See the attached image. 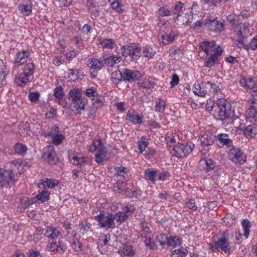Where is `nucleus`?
<instances>
[{"instance_id":"obj_34","label":"nucleus","mask_w":257,"mask_h":257,"mask_svg":"<svg viewBox=\"0 0 257 257\" xmlns=\"http://www.w3.org/2000/svg\"><path fill=\"white\" fill-rule=\"evenodd\" d=\"M112 8L118 13H123L124 10L123 5L120 3V0H108Z\"/></svg>"},{"instance_id":"obj_5","label":"nucleus","mask_w":257,"mask_h":257,"mask_svg":"<svg viewBox=\"0 0 257 257\" xmlns=\"http://www.w3.org/2000/svg\"><path fill=\"white\" fill-rule=\"evenodd\" d=\"M229 159L236 165H241L246 162V156L240 149L233 146L228 152Z\"/></svg>"},{"instance_id":"obj_49","label":"nucleus","mask_w":257,"mask_h":257,"mask_svg":"<svg viewBox=\"0 0 257 257\" xmlns=\"http://www.w3.org/2000/svg\"><path fill=\"white\" fill-rule=\"evenodd\" d=\"M59 132V128L58 126L56 125H54L51 128V130L47 133H44V136L45 137H52L57 134H58Z\"/></svg>"},{"instance_id":"obj_1","label":"nucleus","mask_w":257,"mask_h":257,"mask_svg":"<svg viewBox=\"0 0 257 257\" xmlns=\"http://www.w3.org/2000/svg\"><path fill=\"white\" fill-rule=\"evenodd\" d=\"M216 105L218 107V119L227 123H231L233 120L232 117L234 115V109L232 106L224 98L218 99L216 101Z\"/></svg>"},{"instance_id":"obj_18","label":"nucleus","mask_w":257,"mask_h":257,"mask_svg":"<svg viewBox=\"0 0 257 257\" xmlns=\"http://www.w3.org/2000/svg\"><path fill=\"white\" fill-rule=\"evenodd\" d=\"M13 172L11 170H3L0 169V182H6L9 183L10 181L14 180L13 176Z\"/></svg>"},{"instance_id":"obj_32","label":"nucleus","mask_w":257,"mask_h":257,"mask_svg":"<svg viewBox=\"0 0 257 257\" xmlns=\"http://www.w3.org/2000/svg\"><path fill=\"white\" fill-rule=\"evenodd\" d=\"M218 60L219 58H217V56L211 54L209 57L206 58L204 61V65L205 67L210 68L215 64L218 63Z\"/></svg>"},{"instance_id":"obj_2","label":"nucleus","mask_w":257,"mask_h":257,"mask_svg":"<svg viewBox=\"0 0 257 257\" xmlns=\"http://www.w3.org/2000/svg\"><path fill=\"white\" fill-rule=\"evenodd\" d=\"M229 234L227 231H223L218 240L215 241L210 247L212 250L221 249L226 254H229L231 252V246L228 241Z\"/></svg>"},{"instance_id":"obj_23","label":"nucleus","mask_w":257,"mask_h":257,"mask_svg":"<svg viewBox=\"0 0 257 257\" xmlns=\"http://www.w3.org/2000/svg\"><path fill=\"white\" fill-rule=\"evenodd\" d=\"M32 2L31 0H27L26 4H20L19 10L24 15L28 16L32 13Z\"/></svg>"},{"instance_id":"obj_62","label":"nucleus","mask_w":257,"mask_h":257,"mask_svg":"<svg viewBox=\"0 0 257 257\" xmlns=\"http://www.w3.org/2000/svg\"><path fill=\"white\" fill-rule=\"evenodd\" d=\"M38 202L36 197L28 199L23 204V206L25 208H28L31 205L35 203Z\"/></svg>"},{"instance_id":"obj_7","label":"nucleus","mask_w":257,"mask_h":257,"mask_svg":"<svg viewBox=\"0 0 257 257\" xmlns=\"http://www.w3.org/2000/svg\"><path fill=\"white\" fill-rule=\"evenodd\" d=\"M122 56L126 57L130 56L132 60H138L141 56V49L135 45H124L121 49Z\"/></svg>"},{"instance_id":"obj_35","label":"nucleus","mask_w":257,"mask_h":257,"mask_svg":"<svg viewBox=\"0 0 257 257\" xmlns=\"http://www.w3.org/2000/svg\"><path fill=\"white\" fill-rule=\"evenodd\" d=\"M181 238L177 236H171L169 238L167 237V244L175 247L181 244Z\"/></svg>"},{"instance_id":"obj_43","label":"nucleus","mask_w":257,"mask_h":257,"mask_svg":"<svg viewBox=\"0 0 257 257\" xmlns=\"http://www.w3.org/2000/svg\"><path fill=\"white\" fill-rule=\"evenodd\" d=\"M166 106L165 101L161 98H158L156 102V110L158 112H163L165 110Z\"/></svg>"},{"instance_id":"obj_20","label":"nucleus","mask_w":257,"mask_h":257,"mask_svg":"<svg viewBox=\"0 0 257 257\" xmlns=\"http://www.w3.org/2000/svg\"><path fill=\"white\" fill-rule=\"evenodd\" d=\"M243 134L248 139L254 137L257 134V129L254 124H249L244 127Z\"/></svg>"},{"instance_id":"obj_63","label":"nucleus","mask_w":257,"mask_h":257,"mask_svg":"<svg viewBox=\"0 0 257 257\" xmlns=\"http://www.w3.org/2000/svg\"><path fill=\"white\" fill-rule=\"evenodd\" d=\"M187 206L191 210L195 211L197 209V207L196 205V203L194 199H191L186 203Z\"/></svg>"},{"instance_id":"obj_13","label":"nucleus","mask_w":257,"mask_h":257,"mask_svg":"<svg viewBox=\"0 0 257 257\" xmlns=\"http://www.w3.org/2000/svg\"><path fill=\"white\" fill-rule=\"evenodd\" d=\"M217 145L219 148L224 146H230L232 144V141L228 138V136L225 134H220L215 136Z\"/></svg>"},{"instance_id":"obj_6","label":"nucleus","mask_w":257,"mask_h":257,"mask_svg":"<svg viewBox=\"0 0 257 257\" xmlns=\"http://www.w3.org/2000/svg\"><path fill=\"white\" fill-rule=\"evenodd\" d=\"M94 219L98 221L101 227L106 228L115 227L114 216L111 213H107L106 215L104 212H100L99 215L94 216Z\"/></svg>"},{"instance_id":"obj_24","label":"nucleus","mask_w":257,"mask_h":257,"mask_svg":"<svg viewBox=\"0 0 257 257\" xmlns=\"http://www.w3.org/2000/svg\"><path fill=\"white\" fill-rule=\"evenodd\" d=\"M157 175V171L154 170L152 168H149L145 170L144 178L146 180L150 181L152 183L155 184L156 182Z\"/></svg>"},{"instance_id":"obj_3","label":"nucleus","mask_w":257,"mask_h":257,"mask_svg":"<svg viewBox=\"0 0 257 257\" xmlns=\"http://www.w3.org/2000/svg\"><path fill=\"white\" fill-rule=\"evenodd\" d=\"M35 66L33 63L26 64L23 68V72L16 78V82L21 87L24 86L30 80L29 77L34 74Z\"/></svg>"},{"instance_id":"obj_19","label":"nucleus","mask_w":257,"mask_h":257,"mask_svg":"<svg viewBox=\"0 0 257 257\" xmlns=\"http://www.w3.org/2000/svg\"><path fill=\"white\" fill-rule=\"evenodd\" d=\"M199 163L201 164L204 165L203 166V170L206 172H209L212 171L215 166V163L211 159H200Z\"/></svg>"},{"instance_id":"obj_22","label":"nucleus","mask_w":257,"mask_h":257,"mask_svg":"<svg viewBox=\"0 0 257 257\" xmlns=\"http://www.w3.org/2000/svg\"><path fill=\"white\" fill-rule=\"evenodd\" d=\"M240 47H242L247 51L252 50L254 51L257 49V36L253 37L251 41L247 44H245L244 41H240Z\"/></svg>"},{"instance_id":"obj_11","label":"nucleus","mask_w":257,"mask_h":257,"mask_svg":"<svg viewBox=\"0 0 257 257\" xmlns=\"http://www.w3.org/2000/svg\"><path fill=\"white\" fill-rule=\"evenodd\" d=\"M43 157L45 158L50 165H55L58 161L53 146H48L43 150Z\"/></svg>"},{"instance_id":"obj_44","label":"nucleus","mask_w":257,"mask_h":257,"mask_svg":"<svg viewBox=\"0 0 257 257\" xmlns=\"http://www.w3.org/2000/svg\"><path fill=\"white\" fill-rule=\"evenodd\" d=\"M71 247L73 249L77 252L79 253L82 251V243L78 239H73L71 242Z\"/></svg>"},{"instance_id":"obj_30","label":"nucleus","mask_w":257,"mask_h":257,"mask_svg":"<svg viewBox=\"0 0 257 257\" xmlns=\"http://www.w3.org/2000/svg\"><path fill=\"white\" fill-rule=\"evenodd\" d=\"M246 26L244 23H240L237 26L238 32L237 33V42L239 44L240 43V41H243V39L245 38L244 36L245 31L246 30Z\"/></svg>"},{"instance_id":"obj_54","label":"nucleus","mask_w":257,"mask_h":257,"mask_svg":"<svg viewBox=\"0 0 257 257\" xmlns=\"http://www.w3.org/2000/svg\"><path fill=\"white\" fill-rule=\"evenodd\" d=\"M125 183L122 181H118L114 184V191L116 193H119L124 190Z\"/></svg>"},{"instance_id":"obj_56","label":"nucleus","mask_w":257,"mask_h":257,"mask_svg":"<svg viewBox=\"0 0 257 257\" xmlns=\"http://www.w3.org/2000/svg\"><path fill=\"white\" fill-rule=\"evenodd\" d=\"M29 98L31 102H35L37 101L40 96L39 92H31L29 94Z\"/></svg>"},{"instance_id":"obj_51","label":"nucleus","mask_w":257,"mask_h":257,"mask_svg":"<svg viewBox=\"0 0 257 257\" xmlns=\"http://www.w3.org/2000/svg\"><path fill=\"white\" fill-rule=\"evenodd\" d=\"M98 145V152L97 153V154L103 155L104 156H106L107 154V150L106 148L103 146L102 145V142L101 140H97L96 141Z\"/></svg>"},{"instance_id":"obj_36","label":"nucleus","mask_w":257,"mask_h":257,"mask_svg":"<svg viewBox=\"0 0 257 257\" xmlns=\"http://www.w3.org/2000/svg\"><path fill=\"white\" fill-rule=\"evenodd\" d=\"M156 85L155 79L152 77H149L141 84L140 86L142 88L149 89L151 88H153Z\"/></svg>"},{"instance_id":"obj_45","label":"nucleus","mask_w":257,"mask_h":257,"mask_svg":"<svg viewBox=\"0 0 257 257\" xmlns=\"http://www.w3.org/2000/svg\"><path fill=\"white\" fill-rule=\"evenodd\" d=\"M15 152L20 155H23L27 151V148L24 145L17 143L14 146Z\"/></svg>"},{"instance_id":"obj_61","label":"nucleus","mask_w":257,"mask_h":257,"mask_svg":"<svg viewBox=\"0 0 257 257\" xmlns=\"http://www.w3.org/2000/svg\"><path fill=\"white\" fill-rule=\"evenodd\" d=\"M170 176V174L168 171H163L158 174V178L159 180L165 181Z\"/></svg>"},{"instance_id":"obj_12","label":"nucleus","mask_w":257,"mask_h":257,"mask_svg":"<svg viewBox=\"0 0 257 257\" xmlns=\"http://www.w3.org/2000/svg\"><path fill=\"white\" fill-rule=\"evenodd\" d=\"M123 80L129 82H135L138 80L141 77V74L138 70H131L128 69H124L122 72Z\"/></svg>"},{"instance_id":"obj_25","label":"nucleus","mask_w":257,"mask_h":257,"mask_svg":"<svg viewBox=\"0 0 257 257\" xmlns=\"http://www.w3.org/2000/svg\"><path fill=\"white\" fill-rule=\"evenodd\" d=\"M69 98L71 99L72 103H75L77 100L82 97V92L78 88L71 89L69 92Z\"/></svg>"},{"instance_id":"obj_40","label":"nucleus","mask_w":257,"mask_h":257,"mask_svg":"<svg viewBox=\"0 0 257 257\" xmlns=\"http://www.w3.org/2000/svg\"><path fill=\"white\" fill-rule=\"evenodd\" d=\"M193 91L195 94L202 97L204 96L206 93V91L198 83L194 84Z\"/></svg>"},{"instance_id":"obj_52","label":"nucleus","mask_w":257,"mask_h":257,"mask_svg":"<svg viewBox=\"0 0 257 257\" xmlns=\"http://www.w3.org/2000/svg\"><path fill=\"white\" fill-rule=\"evenodd\" d=\"M54 95L57 99L63 98L64 92L63 88L61 86L55 88L54 90Z\"/></svg>"},{"instance_id":"obj_41","label":"nucleus","mask_w":257,"mask_h":257,"mask_svg":"<svg viewBox=\"0 0 257 257\" xmlns=\"http://www.w3.org/2000/svg\"><path fill=\"white\" fill-rule=\"evenodd\" d=\"M178 36V33L175 31H172L167 36L162 35L161 38L163 41V43L167 44L165 42L166 41L167 42H172L174 38Z\"/></svg>"},{"instance_id":"obj_15","label":"nucleus","mask_w":257,"mask_h":257,"mask_svg":"<svg viewBox=\"0 0 257 257\" xmlns=\"http://www.w3.org/2000/svg\"><path fill=\"white\" fill-rule=\"evenodd\" d=\"M143 116H140L135 111H128L126 115V119L129 120L134 124H141L143 122Z\"/></svg>"},{"instance_id":"obj_47","label":"nucleus","mask_w":257,"mask_h":257,"mask_svg":"<svg viewBox=\"0 0 257 257\" xmlns=\"http://www.w3.org/2000/svg\"><path fill=\"white\" fill-rule=\"evenodd\" d=\"M114 41L112 39H105L100 42V44L103 47L107 49H112L113 47Z\"/></svg>"},{"instance_id":"obj_33","label":"nucleus","mask_w":257,"mask_h":257,"mask_svg":"<svg viewBox=\"0 0 257 257\" xmlns=\"http://www.w3.org/2000/svg\"><path fill=\"white\" fill-rule=\"evenodd\" d=\"M68 156L70 161L73 164L81 166L85 162V160L83 156L79 157L78 155L75 156L73 154H70Z\"/></svg>"},{"instance_id":"obj_16","label":"nucleus","mask_w":257,"mask_h":257,"mask_svg":"<svg viewBox=\"0 0 257 257\" xmlns=\"http://www.w3.org/2000/svg\"><path fill=\"white\" fill-rule=\"evenodd\" d=\"M240 83L241 85L245 86L252 90L250 93L252 96H257V86H254L256 84L252 78H249L247 80L245 79H241Z\"/></svg>"},{"instance_id":"obj_53","label":"nucleus","mask_w":257,"mask_h":257,"mask_svg":"<svg viewBox=\"0 0 257 257\" xmlns=\"http://www.w3.org/2000/svg\"><path fill=\"white\" fill-rule=\"evenodd\" d=\"M57 242V245H58L57 253H58L59 254L64 253L66 251V250L67 249V246L64 242H63L62 241L59 240Z\"/></svg>"},{"instance_id":"obj_50","label":"nucleus","mask_w":257,"mask_h":257,"mask_svg":"<svg viewBox=\"0 0 257 257\" xmlns=\"http://www.w3.org/2000/svg\"><path fill=\"white\" fill-rule=\"evenodd\" d=\"M53 143L56 146L59 145L64 139V135L62 134H57L52 137Z\"/></svg>"},{"instance_id":"obj_59","label":"nucleus","mask_w":257,"mask_h":257,"mask_svg":"<svg viewBox=\"0 0 257 257\" xmlns=\"http://www.w3.org/2000/svg\"><path fill=\"white\" fill-rule=\"evenodd\" d=\"M117 176L124 177L125 174H127V169L125 167L120 166L115 169Z\"/></svg>"},{"instance_id":"obj_27","label":"nucleus","mask_w":257,"mask_h":257,"mask_svg":"<svg viewBox=\"0 0 257 257\" xmlns=\"http://www.w3.org/2000/svg\"><path fill=\"white\" fill-rule=\"evenodd\" d=\"M167 236L165 234H160L156 236L154 239L155 245L156 246L157 248H158V246L160 245L162 247H164V246L167 244Z\"/></svg>"},{"instance_id":"obj_37","label":"nucleus","mask_w":257,"mask_h":257,"mask_svg":"<svg viewBox=\"0 0 257 257\" xmlns=\"http://www.w3.org/2000/svg\"><path fill=\"white\" fill-rule=\"evenodd\" d=\"M199 46L200 49L199 56H201V54L202 51L205 52L207 56L209 54L211 48L210 47L209 42H202L199 44Z\"/></svg>"},{"instance_id":"obj_17","label":"nucleus","mask_w":257,"mask_h":257,"mask_svg":"<svg viewBox=\"0 0 257 257\" xmlns=\"http://www.w3.org/2000/svg\"><path fill=\"white\" fill-rule=\"evenodd\" d=\"M29 55V52L27 50H22L21 52H18L15 58V63L19 64L25 63Z\"/></svg>"},{"instance_id":"obj_8","label":"nucleus","mask_w":257,"mask_h":257,"mask_svg":"<svg viewBox=\"0 0 257 257\" xmlns=\"http://www.w3.org/2000/svg\"><path fill=\"white\" fill-rule=\"evenodd\" d=\"M87 66L90 68V74L92 78H95L97 72L102 69L103 66V60L102 57L99 59L92 58L88 60Z\"/></svg>"},{"instance_id":"obj_55","label":"nucleus","mask_w":257,"mask_h":257,"mask_svg":"<svg viewBox=\"0 0 257 257\" xmlns=\"http://www.w3.org/2000/svg\"><path fill=\"white\" fill-rule=\"evenodd\" d=\"M57 246L58 245L57 242H49L47 245V249L49 251L57 253Z\"/></svg>"},{"instance_id":"obj_46","label":"nucleus","mask_w":257,"mask_h":257,"mask_svg":"<svg viewBox=\"0 0 257 257\" xmlns=\"http://www.w3.org/2000/svg\"><path fill=\"white\" fill-rule=\"evenodd\" d=\"M241 225L244 231V236L247 238L249 234L250 222L247 219H245L243 220Z\"/></svg>"},{"instance_id":"obj_64","label":"nucleus","mask_w":257,"mask_h":257,"mask_svg":"<svg viewBox=\"0 0 257 257\" xmlns=\"http://www.w3.org/2000/svg\"><path fill=\"white\" fill-rule=\"evenodd\" d=\"M96 89L94 87L87 88L85 91L86 95L89 97H94V96H95V93H96Z\"/></svg>"},{"instance_id":"obj_28","label":"nucleus","mask_w":257,"mask_h":257,"mask_svg":"<svg viewBox=\"0 0 257 257\" xmlns=\"http://www.w3.org/2000/svg\"><path fill=\"white\" fill-rule=\"evenodd\" d=\"M87 103V100L84 97H81L77 100L75 103H72L73 107L76 110H81L85 109V105Z\"/></svg>"},{"instance_id":"obj_21","label":"nucleus","mask_w":257,"mask_h":257,"mask_svg":"<svg viewBox=\"0 0 257 257\" xmlns=\"http://www.w3.org/2000/svg\"><path fill=\"white\" fill-rule=\"evenodd\" d=\"M46 234L48 238L56 239L60 235V232L55 227L52 226H47Z\"/></svg>"},{"instance_id":"obj_4","label":"nucleus","mask_w":257,"mask_h":257,"mask_svg":"<svg viewBox=\"0 0 257 257\" xmlns=\"http://www.w3.org/2000/svg\"><path fill=\"white\" fill-rule=\"evenodd\" d=\"M194 147V145L191 142L187 143L185 145L178 143L172 149L171 153L173 156L178 158H182L191 153Z\"/></svg>"},{"instance_id":"obj_31","label":"nucleus","mask_w":257,"mask_h":257,"mask_svg":"<svg viewBox=\"0 0 257 257\" xmlns=\"http://www.w3.org/2000/svg\"><path fill=\"white\" fill-rule=\"evenodd\" d=\"M58 183L59 181L57 180L46 179L45 181L39 184V187L41 188V186H42L43 188L48 187L52 189L57 186Z\"/></svg>"},{"instance_id":"obj_9","label":"nucleus","mask_w":257,"mask_h":257,"mask_svg":"<svg viewBox=\"0 0 257 257\" xmlns=\"http://www.w3.org/2000/svg\"><path fill=\"white\" fill-rule=\"evenodd\" d=\"M204 25L207 26L210 31L216 33H220L223 29V24L218 21L217 18L212 20L208 18L205 20Z\"/></svg>"},{"instance_id":"obj_10","label":"nucleus","mask_w":257,"mask_h":257,"mask_svg":"<svg viewBox=\"0 0 257 257\" xmlns=\"http://www.w3.org/2000/svg\"><path fill=\"white\" fill-rule=\"evenodd\" d=\"M248 108L245 112V116L248 118L257 120V99L254 98L249 99L247 101Z\"/></svg>"},{"instance_id":"obj_57","label":"nucleus","mask_w":257,"mask_h":257,"mask_svg":"<svg viewBox=\"0 0 257 257\" xmlns=\"http://www.w3.org/2000/svg\"><path fill=\"white\" fill-rule=\"evenodd\" d=\"M138 143V149L140 151V152L141 153H143L145 149L148 147V145L149 144L148 141L147 140H141L140 141H139Z\"/></svg>"},{"instance_id":"obj_26","label":"nucleus","mask_w":257,"mask_h":257,"mask_svg":"<svg viewBox=\"0 0 257 257\" xmlns=\"http://www.w3.org/2000/svg\"><path fill=\"white\" fill-rule=\"evenodd\" d=\"M215 139V136L205 134L201 136L200 140L202 146L208 147L213 144Z\"/></svg>"},{"instance_id":"obj_29","label":"nucleus","mask_w":257,"mask_h":257,"mask_svg":"<svg viewBox=\"0 0 257 257\" xmlns=\"http://www.w3.org/2000/svg\"><path fill=\"white\" fill-rule=\"evenodd\" d=\"M50 195V193L47 190L45 189L44 190H42V191L35 197L37 198V201L38 203H43L49 199Z\"/></svg>"},{"instance_id":"obj_38","label":"nucleus","mask_w":257,"mask_h":257,"mask_svg":"<svg viewBox=\"0 0 257 257\" xmlns=\"http://www.w3.org/2000/svg\"><path fill=\"white\" fill-rule=\"evenodd\" d=\"M123 76L122 73L119 71H115L112 72L111 74V80L114 84L119 83L122 80H123Z\"/></svg>"},{"instance_id":"obj_58","label":"nucleus","mask_w":257,"mask_h":257,"mask_svg":"<svg viewBox=\"0 0 257 257\" xmlns=\"http://www.w3.org/2000/svg\"><path fill=\"white\" fill-rule=\"evenodd\" d=\"M143 53L145 57L152 58L154 56L155 52L153 51L151 48L146 47L144 48Z\"/></svg>"},{"instance_id":"obj_60","label":"nucleus","mask_w":257,"mask_h":257,"mask_svg":"<svg viewBox=\"0 0 257 257\" xmlns=\"http://www.w3.org/2000/svg\"><path fill=\"white\" fill-rule=\"evenodd\" d=\"M79 227L80 230H83V234H84V233L87 232L90 230V224L87 222L80 224L79 225Z\"/></svg>"},{"instance_id":"obj_42","label":"nucleus","mask_w":257,"mask_h":257,"mask_svg":"<svg viewBox=\"0 0 257 257\" xmlns=\"http://www.w3.org/2000/svg\"><path fill=\"white\" fill-rule=\"evenodd\" d=\"M207 84L210 85L211 89L213 90V91L216 94L220 93L223 89V85L221 83H218L216 84L215 83H212L210 81H208Z\"/></svg>"},{"instance_id":"obj_14","label":"nucleus","mask_w":257,"mask_h":257,"mask_svg":"<svg viewBox=\"0 0 257 257\" xmlns=\"http://www.w3.org/2000/svg\"><path fill=\"white\" fill-rule=\"evenodd\" d=\"M118 252L121 257H133L135 250L132 245L123 244L119 247Z\"/></svg>"},{"instance_id":"obj_39","label":"nucleus","mask_w":257,"mask_h":257,"mask_svg":"<svg viewBox=\"0 0 257 257\" xmlns=\"http://www.w3.org/2000/svg\"><path fill=\"white\" fill-rule=\"evenodd\" d=\"M113 216L114 220H115L117 222L121 223L124 222L127 219L129 215L126 214V213H124L123 212L119 211L114 215H113Z\"/></svg>"},{"instance_id":"obj_48","label":"nucleus","mask_w":257,"mask_h":257,"mask_svg":"<svg viewBox=\"0 0 257 257\" xmlns=\"http://www.w3.org/2000/svg\"><path fill=\"white\" fill-rule=\"evenodd\" d=\"M235 217L231 214H227L223 219V221L226 226H231L235 223Z\"/></svg>"}]
</instances>
